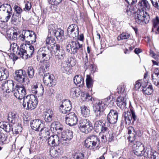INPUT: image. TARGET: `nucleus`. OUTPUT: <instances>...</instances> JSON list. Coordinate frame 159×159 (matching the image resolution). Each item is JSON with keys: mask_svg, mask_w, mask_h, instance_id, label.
<instances>
[{"mask_svg": "<svg viewBox=\"0 0 159 159\" xmlns=\"http://www.w3.org/2000/svg\"><path fill=\"white\" fill-rule=\"evenodd\" d=\"M10 39L14 40L17 39L19 37L20 40L22 41L31 43H34L36 41V34L32 31L24 30L21 35H19L17 32H14L12 35L10 34Z\"/></svg>", "mask_w": 159, "mask_h": 159, "instance_id": "nucleus-1", "label": "nucleus"}, {"mask_svg": "<svg viewBox=\"0 0 159 159\" xmlns=\"http://www.w3.org/2000/svg\"><path fill=\"white\" fill-rule=\"evenodd\" d=\"M38 56L43 60L41 62L42 69L45 71H48L50 64L48 61L52 56L51 50L46 47L42 48L38 51Z\"/></svg>", "mask_w": 159, "mask_h": 159, "instance_id": "nucleus-2", "label": "nucleus"}, {"mask_svg": "<svg viewBox=\"0 0 159 159\" xmlns=\"http://www.w3.org/2000/svg\"><path fill=\"white\" fill-rule=\"evenodd\" d=\"M84 146L86 148L95 151L100 147V140L95 135L88 136L84 141Z\"/></svg>", "mask_w": 159, "mask_h": 159, "instance_id": "nucleus-3", "label": "nucleus"}, {"mask_svg": "<svg viewBox=\"0 0 159 159\" xmlns=\"http://www.w3.org/2000/svg\"><path fill=\"white\" fill-rule=\"evenodd\" d=\"M12 11L11 5L7 3L2 4L0 7V20L7 22L12 15Z\"/></svg>", "mask_w": 159, "mask_h": 159, "instance_id": "nucleus-4", "label": "nucleus"}, {"mask_svg": "<svg viewBox=\"0 0 159 159\" xmlns=\"http://www.w3.org/2000/svg\"><path fill=\"white\" fill-rule=\"evenodd\" d=\"M27 104V108L26 109H34L37 104V98L33 94L27 95L24 98L22 105L25 108Z\"/></svg>", "mask_w": 159, "mask_h": 159, "instance_id": "nucleus-5", "label": "nucleus"}, {"mask_svg": "<svg viewBox=\"0 0 159 159\" xmlns=\"http://www.w3.org/2000/svg\"><path fill=\"white\" fill-rule=\"evenodd\" d=\"M66 51L73 54H75L78 51L83 49L82 45L78 41H71L67 45Z\"/></svg>", "mask_w": 159, "mask_h": 159, "instance_id": "nucleus-6", "label": "nucleus"}, {"mask_svg": "<svg viewBox=\"0 0 159 159\" xmlns=\"http://www.w3.org/2000/svg\"><path fill=\"white\" fill-rule=\"evenodd\" d=\"M79 126L80 130L86 134L90 132L93 129L92 124L85 119L80 121Z\"/></svg>", "mask_w": 159, "mask_h": 159, "instance_id": "nucleus-7", "label": "nucleus"}, {"mask_svg": "<svg viewBox=\"0 0 159 159\" xmlns=\"http://www.w3.org/2000/svg\"><path fill=\"white\" fill-rule=\"evenodd\" d=\"M149 20L150 17L148 14L143 11H139V12H138L137 16H135V21L139 24L142 25L144 23H147Z\"/></svg>", "mask_w": 159, "mask_h": 159, "instance_id": "nucleus-8", "label": "nucleus"}, {"mask_svg": "<svg viewBox=\"0 0 159 159\" xmlns=\"http://www.w3.org/2000/svg\"><path fill=\"white\" fill-rule=\"evenodd\" d=\"M124 116L127 124H130L132 120V123L133 124L137 119L133 110H127L124 112Z\"/></svg>", "mask_w": 159, "mask_h": 159, "instance_id": "nucleus-9", "label": "nucleus"}, {"mask_svg": "<svg viewBox=\"0 0 159 159\" xmlns=\"http://www.w3.org/2000/svg\"><path fill=\"white\" fill-rule=\"evenodd\" d=\"M54 76L49 73H46L44 75L43 80L44 84L49 87L53 86L56 84V80Z\"/></svg>", "mask_w": 159, "mask_h": 159, "instance_id": "nucleus-10", "label": "nucleus"}, {"mask_svg": "<svg viewBox=\"0 0 159 159\" xmlns=\"http://www.w3.org/2000/svg\"><path fill=\"white\" fill-rule=\"evenodd\" d=\"M94 128L97 132L100 133H105L108 131V128L106 123L102 120H99L95 122Z\"/></svg>", "mask_w": 159, "mask_h": 159, "instance_id": "nucleus-11", "label": "nucleus"}, {"mask_svg": "<svg viewBox=\"0 0 159 159\" xmlns=\"http://www.w3.org/2000/svg\"><path fill=\"white\" fill-rule=\"evenodd\" d=\"M65 118L66 123L70 126L75 125L78 122V118L75 113L73 112L66 115Z\"/></svg>", "mask_w": 159, "mask_h": 159, "instance_id": "nucleus-12", "label": "nucleus"}, {"mask_svg": "<svg viewBox=\"0 0 159 159\" xmlns=\"http://www.w3.org/2000/svg\"><path fill=\"white\" fill-rule=\"evenodd\" d=\"M79 29V27L76 24L71 25L67 28V34L70 37L74 38L78 36Z\"/></svg>", "mask_w": 159, "mask_h": 159, "instance_id": "nucleus-13", "label": "nucleus"}, {"mask_svg": "<svg viewBox=\"0 0 159 159\" xmlns=\"http://www.w3.org/2000/svg\"><path fill=\"white\" fill-rule=\"evenodd\" d=\"M16 89L14 92L15 96L18 99H24V98L25 97L26 90L23 86H17Z\"/></svg>", "mask_w": 159, "mask_h": 159, "instance_id": "nucleus-14", "label": "nucleus"}, {"mask_svg": "<svg viewBox=\"0 0 159 159\" xmlns=\"http://www.w3.org/2000/svg\"><path fill=\"white\" fill-rule=\"evenodd\" d=\"M15 80L20 83L25 81V77L26 76L25 72L22 70H16L14 75Z\"/></svg>", "mask_w": 159, "mask_h": 159, "instance_id": "nucleus-15", "label": "nucleus"}, {"mask_svg": "<svg viewBox=\"0 0 159 159\" xmlns=\"http://www.w3.org/2000/svg\"><path fill=\"white\" fill-rule=\"evenodd\" d=\"M118 113L115 110H110L107 116V120L111 124H114L117 121Z\"/></svg>", "mask_w": 159, "mask_h": 159, "instance_id": "nucleus-16", "label": "nucleus"}, {"mask_svg": "<svg viewBox=\"0 0 159 159\" xmlns=\"http://www.w3.org/2000/svg\"><path fill=\"white\" fill-rule=\"evenodd\" d=\"M30 126L32 129L36 131H39L40 128L43 126L41 121L39 119L33 120L30 122Z\"/></svg>", "mask_w": 159, "mask_h": 159, "instance_id": "nucleus-17", "label": "nucleus"}, {"mask_svg": "<svg viewBox=\"0 0 159 159\" xmlns=\"http://www.w3.org/2000/svg\"><path fill=\"white\" fill-rule=\"evenodd\" d=\"M59 136L56 134H53L48 139V143L49 145L52 146L59 145Z\"/></svg>", "mask_w": 159, "mask_h": 159, "instance_id": "nucleus-18", "label": "nucleus"}, {"mask_svg": "<svg viewBox=\"0 0 159 159\" xmlns=\"http://www.w3.org/2000/svg\"><path fill=\"white\" fill-rule=\"evenodd\" d=\"M151 76L153 83L159 87V69L155 68Z\"/></svg>", "mask_w": 159, "mask_h": 159, "instance_id": "nucleus-19", "label": "nucleus"}, {"mask_svg": "<svg viewBox=\"0 0 159 159\" xmlns=\"http://www.w3.org/2000/svg\"><path fill=\"white\" fill-rule=\"evenodd\" d=\"M127 98V96H120L117 98L116 100L117 105L121 109H124L126 108V101Z\"/></svg>", "mask_w": 159, "mask_h": 159, "instance_id": "nucleus-20", "label": "nucleus"}, {"mask_svg": "<svg viewBox=\"0 0 159 159\" xmlns=\"http://www.w3.org/2000/svg\"><path fill=\"white\" fill-rule=\"evenodd\" d=\"M148 148L145 149L144 146L140 149L133 150L134 154L138 156H143L144 157H147L148 155V153L149 152V150H148Z\"/></svg>", "mask_w": 159, "mask_h": 159, "instance_id": "nucleus-21", "label": "nucleus"}, {"mask_svg": "<svg viewBox=\"0 0 159 159\" xmlns=\"http://www.w3.org/2000/svg\"><path fill=\"white\" fill-rule=\"evenodd\" d=\"M26 45L25 44L22 43L21 45L20 48L16 51L17 55L23 59H26L27 57L26 56V50L25 47Z\"/></svg>", "mask_w": 159, "mask_h": 159, "instance_id": "nucleus-22", "label": "nucleus"}, {"mask_svg": "<svg viewBox=\"0 0 159 159\" xmlns=\"http://www.w3.org/2000/svg\"><path fill=\"white\" fill-rule=\"evenodd\" d=\"M50 129L53 133L57 132V133L61 132L63 128L61 127L59 123L57 122L52 123L51 125Z\"/></svg>", "mask_w": 159, "mask_h": 159, "instance_id": "nucleus-23", "label": "nucleus"}, {"mask_svg": "<svg viewBox=\"0 0 159 159\" xmlns=\"http://www.w3.org/2000/svg\"><path fill=\"white\" fill-rule=\"evenodd\" d=\"M139 7L140 9H141V11H148L150 7V5L148 1L146 0H142L139 2Z\"/></svg>", "mask_w": 159, "mask_h": 159, "instance_id": "nucleus-24", "label": "nucleus"}, {"mask_svg": "<svg viewBox=\"0 0 159 159\" xmlns=\"http://www.w3.org/2000/svg\"><path fill=\"white\" fill-rule=\"evenodd\" d=\"M59 109H71L72 106L70 101L68 100H63L62 101L61 103L59 104Z\"/></svg>", "mask_w": 159, "mask_h": 159, "instance_id": "nucleus-25", "label": "nucleus"}, {"mask_svg": "<svg viewBox=\"0 0 159 159\" xmlns=\"http://www.w3.org/2000/svg\"><path fill=\"white\" fill-rule=\"evenodd\" d=\"M0 128L2 129L6 132H9L12 129V125H11L8 123L6 122L2 121L0 122Z\"/></svg>", "mask_w": 159, "mask_h": 159, "instance_id": "nucleus-26", "label": "nucleus"}, {"mask_svg": "<svg viewBox=\"0 0 159 159\" xmlns=\"http://www.w3.org/2000/svg\"><path fill=\"white\" fill-rule=\"evenodd\" d=\"M55 112L52 110H47L44 115V120L47 122H50L52 120V117Z\"/></svg>", "mask_w": 159, "mask_h": 159, "instance_id": "nucleus-27", "label": "nucleus"}, {"mask_svg": "<svg viewBox=\"0 0 159 159\" xmlns=\"http://www.w3.org/2000/svg\"><path fill=\"white\" fill-rule=\"evenodd\" d=\"M74 81L75 84L79 87L82 86L84 84V80L81 75H77L74 77Z\"/></svg>", "mask_w": 159, "mask_h": 159, "instance_id": "nucleus-28", "label": "nucleus"}, {"mask_svg": "<svg viewBox=\"0 0 159 159\" xmlns=\"http://www.w3.org/2000/svg\"><path fill=\"white\" fill-rule=\"evenodd\" d=\"M54 35L58 40L60 41H62L64 38V31L62 29L58 28Z\"/></svg>", "mask_w": 159, "mask_h": 159, "instance_id": "nucleus-29", "label": "nucleus"}, {"mask_svg": "<svg viewBox=\"0 0 159 159\" xmlns=\"http://www.w3.org/2000/svg\"><path fill=\"white\" fill-rule=\"evenodd\" d=\"M9 76V73L8 70L6 68H0V80H5Z\"/></svg>", "mask_w": 159, "mask_h": 159, "instance_id": "nucleus-30", "label": "nucleus"}, {"mask_svg": "<svg viewBox=\"0 0 159 159\" xmlns=\"http://www.w3.org/2000/svg\"><path fill=\"white\" fill-rule=\"evenodd\" d=\"M56 43L55 39L52 37L48 36L46 39V44L48 46L47 48H51Z\"/></svg>", "mask_w": 159, "mask_h": 159, "instance_id": "nucleus-31", "label": "nucleus"}, {"mask_svg": "<svg viewBox=\"0 0 159 159\" xmlns=\"http://www.w3.org/2000/svg\"><path fill=\"white\" fill-rule=\"evenodd\" d=\"M61 134L62 135V138H66L70 141L73 137V133L70 130H67L62 132Z\"/></svg>", "mask_w": 159, "mask_h": 159, "instance_id": "nucleus-32", "label": "nucleus"}, {"mask_svg": "<svg viewBox=\"0 0 159 159\" xmlns=\"http://www.w3.org/2000/svg\"><path fill=\"white\" fill-rule=\"evenodd\" d=\"M148 150H149V152L148 153V157L150 159H159V154L154 151H152L151 149L148 148Z\"/></svg>", "mask_w": 159, "mask_h": 159, "instance_id": "nucleus-33", "label": "nucleus"}, {"mask_svg": "<svg viewBox=\"0 0 159 159\" xmlns=\"http://www.w3.org/2000/svg\"><path fill=\"white\" fill-rule=\"evenodd\" d=\"M49 130L46 127H43V126L41 128L39 134L42 137L47 138L49 136Z\"/></svg>", "mask_w": 159, "mask_h": 159, "instance_id": "nucleus-34", "label": "nucleus"}, {"mask_svg": "<svg viewBox=\"0 0 159 159\" xmlns=\"http://www.w3.org/2000/svg\"><path fill=\"white\" fill-rule=\"evenodd\" d=\"M58 29L57 25L55 24L50 25L48 26V33L51 35H54L55 33L57 32V29Z\"/></svg>", "mask_w": 159, "mask_h": 159, "instance_id": "nucleus-35", "label": "nucleus"}, {"mask_svg": "<svg viewBox=\"0 0 159 159\" xmlns=\"http://www.w3.org/2000/svg\"><path fill=\"white\" fill-rule=\"evenodd\" d=\"M142 91L145 95H149L153 92L152 88L151 85H149L148 87L142 86Z\"/></svg>", "mask_w": 159, "mask_h": 159, "instance_id": "nucleus-36", "label": "nucleus"}, {"mask_svg": "<svg viewBox=\"0 0 159 159\" xmlns=\"http://www.w3.org/2000/svg\"><path fill=\"white\" fill-rule=\"evenodd\" d=\"M106 105L102 101H99L93 105L94 109H104L106 108Z\"/></svg>", "mask_w": 159, "mask_h": 159, "instance_id": "nucleus-37", "label": "nucleus"}, {"mask_svg": "<svg viewBox=\"0 0 159 159\" xmlns=\"http://www.w3.org/2000/svg\"><path fill=\"white\" fill-rule=\"evenodd\" d=\"M5 86L8 88L9 92L11 91H12L14 90V82L12 80H9L5 81Z\"/></svg>", "mask_w": 159, "mask_h": 159, "instance_id": "nucleus-38", "label": "nucleus"}, {"mask_svg": "<svg viewBox=\"0 0 159 159\" xmlns=\"http://www.w3.org/2000/svg\"><path fill=\"white\" fill-rule=\"evenodd\" d=\"M80 89L77 87H74L70 89V95L72 97L74 98L80 95Z\"/></svg>", "mask_w": 159, "mask_h": 159, "instance_id": "nucleus-39", "label": "nucleus"}, {"mask_svg": "<svg viewBox=\"0 0 159 159\" xmlns=\"http://www.w3.org/2000/svg\"><path fill=\"white\" fill-rule=\"evenodd\" d=\"M59 139V146H66L69 145L70 143V141L66 138H62V135H60Z\"/></svg>", "mask_w": 159, "mask_h": 159, "instance_id": "nucleus-40", "label": "nucleus"}, {"mask_svg": "<svg viewBox=\"0 0 159 159\" xmlns=\"http://www.w3.org/2000/svg\"><path fill=\"white\" fill-rule=\"evenodd\" d=\"M70 67L68 64L63 63L61 64V70L63 73L68 74L70 70Z\"/></svg>", "mask_w": 159, "mask_h": 159, "instance_id": "nucleus-41", "label": "nucleus"}, {"mask_svg": "<svg viewBox=\"0 0 159 159\" xmlns=\"http://www.w3.org/2000/svg\"><path fill=\"white\" fill-rule=\"evenodd\" d=\"M61 149L59 148H56L50 151V153L53 157H56L59 156L60 153Z\"/></svg>", "mask_w": 159, "mask_h": 159, "instance_id": "nucleus-42", "label": "nucleus"}, {"mask_svg": "<svg viewBox=\"0 0 159 159\" xmlns=\"http://www.w3.org/2000/svg\"><path fill=\"white\" fill-rule=\"evenodd\" d=\"M117 92L120 93V96H127L126 91H125V87L124 85L119 86L117 88Z\"/></svg>", "mask_w": 159, "mask_h": 159, "instance_id": "nucleus-43", "label": "nucleus"}, {"mask_svg": "<svg viewBox=\"0 0 159 159\" xmlns=\"http://www.w3.org/2000/svg\"><path fill=\"white\" fill-rule=\"evenodd\" d=\"M22 130V127L21 125L19 124H15L14 128L12 127V129L11 130L14 134H18Z\"/></svg>", "mask_w": 159, "mask_h": 159, "instance_id": "nucleus-44", "label": "nucleus"}, {"mask_svg": "<svg viewBox=\"0 0 159 159\" xmlns=\"http://www.w3.org/2000/svg\"><path fill=\"white\" fill-rule=\"evenodd\" d=\"M34 46L30 45L29 46V48L26 50V56L27 57V58L31 57L34 52Z\"/></svg>", "mask_w": 159, "mask_h": 159, "instance_id": "nucleus-45", "label": "nucleus"}, {"mask_svg": "<svg viewBox=\"0 0 159 159\" xmlns=\"http://www.w3.org/2000/svg\"><path fill=\"white\" fill-rule=\"evenodd\" d=\"M56 57L58 59H63L65 57V51L63 49H61L60 52L55 54Z\"/></svg>", "mask_w": 159, "mask_h": 159, "instance_id": "nucleus-46", "label": "nucleus"}, {"mask_svg": "<svg viewBox=\"0 0 159 159\" xmlns=\"http://www.w3.org/2000/svg\"><path fill=\"white\" fill-rule=\"evenodd\" d=\"M130 37V34L128 33L123 32L118 36L117 39L118 40L128 39Z\"/></svg>", "mask_w": 159, "mask_h": 159, "instance_id": "nucleus-47", "label": "nucleus"}, {"mask_svg": "<svg viewBox=\"0 0 159 159\" xmlns=\"http://www.w3.org/2000/svg\"><path fill=\"white\" fill-rule=\"evenodd\" d=\"M93 80L89 75H87L86 79V84L87 87L88 88H91L93 85Z\"/></svg>", "mask_w": 159, "mask_h": 159, "instance_id": "nucleus-48", "label": "nucleus"}, {"mask_svg": "<svg viewBox=\"0 0 159 159\" xmlns=\"http://www.w3.org/2000/svg\"><path fill=\"white\" fill-rule=\"evenodd\" d=\"M27 73L28 75L30 78H32L34 76V71L32 66L29 67L27 69Z\"/></svg>", "mask_w": 159, "mask_h": 159, "instance_id": "nucleus-49", "label": "nucleus"}, {"mask_svg": "<svg viewBox=\"0 0 159 159\" xmlns=\"http://www.w3.org/2000/svg\"><path fill=\"white\" fill-rule=\"evenodd\" d=\"M143 147V145L142 143L140 142H134L133 145V150L137 149H140Z\"/></svg>", "mask_w": 159, "mask_h": 159, "instance_id": "nucleus-50", "label": "nucleus"}, {"mask_svg": "<svg viewBox=\"0 0 159 159\" xmlns=\"http://www.w3.org/2000/svg\"><path fill=\"white\" fill-rule=\"evenodd\" d=\"M7 135L0 131V141L2 143L4 144L7 142Z\"/></svg>", "mask_w": 159, "mask_h": 159, "instance_id": "nucleus-51", "label": "nucleus"}, {"mask_svg": "<svg viewBox=\"0 0 159 159\" xmlns=\"http://www.w3.org/2000/svg\"><path fill=\"white\" fill-rule=\"evenodd\" d=\"M83 63L84 65V67L86 69L88 68L89 66V63L88 61V56L87 54H85L84 57L83 58Z\"/></svg>", "mask_w": 159, "mask_h": 159, "instance_id": "nucleus-52", "label": "nucleus"}, {"mask_svg": "<svg viewBox=\"0 0 159 159\" xmlns=\"http://www.w3.org/2000/svg\"><path fill=\"white\" fill-rule=\"evenodd\" d=\"M51 48L52 49L53 51L55 52V54L60 52L61 50L60 49V46L59 44H57L56 43Z\"/></svg>", "mask_w": 159, "mask_h": 159, "instance_id": "nucleus-53", "label": "nucleus"}, {"mask_svg": "<svg viewBox=\"0 0 159 159\" xmlns=\"http://www.w3.org/2000/svg\"><path fill=\"white\" fill-rule=\"evenodd\" d=\"M65 63L68 64V65L70 66L71 67L75 66V62L74 59L71 57L68 58L66 62Z\"/></svg>", "mask_w": 159, "mask_h": 159, "instance_id": "nucleus-54", "label": "nucleus"}, {"mask_svg": "<svg viewBox=\"0 0 159 159\" xmlns=\"http://www.w3.org/2000/svg\"><path fill=\"white\" fill-rule=\"evenodd\" d=\"M84 155L82 153H76L73 156V159H84Z\"/></svg>", "mask_w": 159, "mask_h": 159, "instance_id": "nucleus-55", "label": "nucleus"}, {"mask_svg": "<svg viewBox=\"0 0 159 159\" xmlns=\"http://www.w3.org/2000/svg\"><path fill=\"white\" fill-rule=\"evenodd\" d=\"M136 133L135 132L134 133L131 134L129 135V136L128 137V139L129 141L132 142L135 140L136 137Z\"/></svg>", "mask_w": 159, "mask_h": 159, "instance_id": "nucleus-56", "label": "nucleus"}, {"mask_svg": "<svg viewBox=\"0 0 159 159\" xmlns=\"http://www.w3.org/2000/svg\"><path fill=\"white\" fill-rule=\"evenodd\" d=\"M143 81L142 80H139L136 82V84H135V89L136 90L139 89L141 86H143L142 84Z\"/></svg>", "mask_w": 159, "mask_h": 159, "instance_id": "nucleus-57", "label": "nucleus"}, {"mask_svg": "<svg viewBox=\"0 0 159 159\" xmlns=\"http://www.w3.org/2000/svg\"><path fill=\"white\" fill-rule=\"evenodd\" d=\"M17 115L16 114V113L15 111L11 112H10L8 114V120L10 121V118L15 119L17 117Z\"/></svg>", "mask_w": 159, "mask_h": 159, "instance_id": "nucleus-58", "label": "nucleus"}, {"mask_svg": "<svg viewBox=\"0 0 159 159\" xmlns=\"http://www.w3.org/2000/svg\"><path fill=\"white\" fill-rule=\"evenodd\" d=\"M152 23L153 28H156L157 26L159 24V17L157 16H156V18L153 20Z\"/></svg>", "mask_w": 159, "mask_h": 159, "instance_id": "nucleus-59", "label": "nucleus"}, {"mask_svg": "<svg viewBox=\"0 0 159 159\" xmlns=\"http://www.w3.org/2000/svg\"><path fill=\"white\" fill-rule=\"evenodd\" d=\"M38 86L36 83H34L32 86L31 92L32 93L36 94L37 93Z\"/></svg>", "mask_w": 159, "mask_h": 159, "instance_id": "nucleus-60", "label": "nucleus"}, {"mask_svg": "<svg viewBox=\"0 0 159 159\" xmlns=\"http://www.w3.org/2000/svg\"><path fill=\"white\" fill-rule=\"evenodd\" d=\"M81 113L83 116L84 117H87L90 114L89 110H81Z\"/></svg>", "mask_w": 159, "mask_h": 159, "instance_id": "nucleus-61", "label": "nucleus"}, {"mask_svg": "<svg viewBox=\"0 0 159 159\" xmlns=\"http://www.w3.org/2000/svg\"><path fill=\"white\" fill-rule=\"evenodd\" d=\"M2 90L3 93H9V90L7 86H5V83L2 84Z\"/></svg>", "mask_w": 159, "mask_h": 159, "instance_id": "nucleus-62", "label": "nucleus"}, {"mask_svg": "<svg viewBox=\"0 0 159 159\" xmlns=\"http://www.w3.org/2000/svg\"><path fill=\"white\" fill-rule=\"evenodd\" d=\"M31 7V4L28 1L26 2L25 4V10L29 11Z\"/></svg>", "mask_w": 159, "mask_h": 159, "instance_id": "nucleus-63", "label": "nucleus"}, {"mask_svg": "<svg viewBox=\"0 0 159 159\" xmlns=\"http://www.w3.org/2000/svg\"><path fill=\"white\" fill-rule=\"evenodd\" d=\"M15 10L17 14H20L21 13L22 10L20 7L17 5H15L13 8Z\"/></svg>", "mask_w": 159, "mask_h": 159, "instance_id": "nucleus-64", "label": "nucleus"}]
</instances>
